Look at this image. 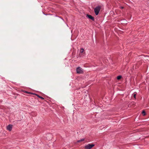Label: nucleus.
I'll use <instances>...</instances> for the list:
<instances>
[{
	"label": "nucleus",
	"mask_w": 149,
	"mask_h": 149,
	"mask_svg": "<svg viewBox=\"0 0 149 149\" xmlns=\"http://www.w3.org/2000/svg\"><path fill=\"white\" fill-rule=\"evenodd\" d=\"M38 97H39L41 99H42V100H43L44 99V98L43 97H41V96H39V95H38Z\"/></svg>",
	"instance_id": "nucleus-10"
},
{
	"label": "nucleus",
	"mask_w": 149,
	"mask_h": 149,
	"mask_svg": "<svg viewBox=\"0 0 149 149\" xmlns=\"http://www.w3.org/2000/svg\"><path fill=\"white\" fill-rule=\"evenodd\" d=\"M142 114L143 116H145L146 115V113L144 111H143L142 112Z\"/></svg>",
	"instance_id": "nucleus-9"
},
{
	"label": "nucleus",
	"mask_w": 149,
	"mask_h": 149,
	"mask_svg": "<svg viewBox=\"0 0 149 149\" xmlns=\"http://www.w3.org/2000/svg\"><path fill=\"white\" fill-rule=\"evenodd\" d=\"M13 125H9L7 126V129L9 131H11L12 129Z\"/></svg>",
	"instance_id": "nucleus-4"
},
{
	"label": "nucleus",
	"mask_w": 149,
	"mask_h": 149,
	"mask_svg": "<svg viewBox=\"0 0 149 149\" xmlns=\"http://www.w3.org/2000/svg\"><path fill=\"white\" fill-rule=\"evenodd\" d=\"M25 93H29V94H32V93H29V92H27V91H26V92H25Z\"/></svg>",
	"instance_id": "nucleus-12"
},
{
	"label": "nucleus",
	"mask_w": 149,
	"mask_h": 149,
	"mask_svg": "<svg viewBox=\"0 0 149 149\" xmlns=\"http://www.w3.org/2000/svg\"><path fill=\"white\" fill-rule=\"evenodd\" d=\"M133 97H134V98H136V94L135 93H134L133 94Z\"/></svg>",
	"instance_id": "nucleus-11"
},
{
	"label": "nucleus",
	"mask_w": 149,
	"mask_h": 149,
	"mask_svg": "<svg viewBox=\"0 0 149 149\" xmlns=\"http://www.w3.org/2000/svg\"><path fill=\"white\" fill-rule=\"evenodd\" d=\"M86 16V17H88L89 19H91L93 21H94V18L93 16H92L91 15H90L87 14Z\"/></svg>",
	"instance_id": "nucleus-5"
},
{
	"label": "nucleus",
	"mask_w": 149,
	"mask_h": 149,
	"mask_svg": "<svg viewBox=\"0 0 149 149\" xmlns=\"http://www.w3.org/2000/svg\"><path fill=\"white\" fill-rule=\"evenodd\" d=\"M84 51V49L82 48L81 49H80V53H82Z\"/></svg>",
	"instance_id": "nucleus-8"
},
{
	"label": "nucleus",
	"mask_w": 149,
	"mask_h": 149,
	"mask_svg": "<svg viewBox=\"0 0 149 149\" xmlns=\"http://www.w3.org/2000/svg\"><path fill=\"white\" fill-rule=\"evenodd\" d=\"M76 70L77 73H78L81 74L83 72L82 69L80 67L77 68Z\"/></svg>",
	"instance_id": "nucleus-3"
},
{
	"label": "nucleus",
	"mask_w": 149,
	"mask_h": 149,
	"mask_svg": "<svg viewBox=\"0 0 149 149\" xmlns=\"http://www.w3.org/2000/svg\"><path fill=\"white\" fill-rule=\"evenodd\" d=\"M84 139H81L80 140H78L77 142H81L83 141H84Z\"/></svg>",
	"instance_id": "nucleus-6"
},
{
	"label": "nucleus",
	"mask_w": 149,
	"mask_h": 149,
	"mask_svg": "<svg viewBox=\"0 0 149 149\" xmlns=\"http://www.w3.org/2000/svg\"><path fill=\"white\" fill-rule=\"evenodd\" d=\"M121 78H122V76L120 75H119V76H118L117 77V79L118 80H119V79H120Z\"/></svg>",
	"instance_id": "nucleus-7"
},
{
	"label": "nucleus",
	"mask_w": 149,
	"mask_h": 149,
	"mask_svg": "<svg viewBox=\"0 0 149 149\" xmlns=\"http://www.w3.org/2000/svg\"><path fill=\"white\" fill-rule=\"evenodd\" d=\"M100 9L101 8L100 6H98L94 8V10L96 15H97L98 14Z\"/></svg>",
	"instance_id": "nucleus-1"
},
{
	"label": "nucleus",
	"mask_w": 149,
	"mask_h": 149,
	"mask_svg": "<svg viewBox=\"0 0 149 149\" xmlns=\"http://www.w3.org/2000/svg\"><path fill=\"white\" fill-rule=\"evenodd\" d=\"M94 146V145L93 144H88L87 145L85 146V148L86 149H91Z\"/></svg>",
	"instance_id": "nucleus-2"
}]
</instances>
